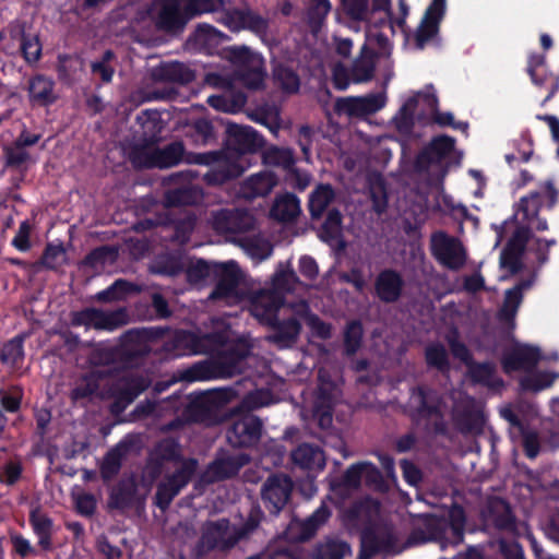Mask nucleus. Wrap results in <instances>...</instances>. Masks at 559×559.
<instances>
[{"instance_id":"50","label":"nucleus","mask_w":559,"mask_h":559,"mask_svg":"<svg viewBox=\"0 0 559 559\" xmlns=\"http://www.w3.org/2000/svg\"><path fill=\"white\" fill-rule=\"evenodd\" d=\"M128 313L124 308L114 311H103L94 308V329L102 331H115L127 324Z\"/></svg>"},{"instance_id":"4","label":"nucleus","mask_w":559,"mask_h":559,"mask_svg":"<svg viewBox=\"0 0 559 559\" xmlns=\"http://www.w3.org/2000/svg\"><path fill=\"white\" fill-rule=\"evenodd\" d=\"M263 518V511L255 506L250 509L246 521L240 525H231L226 518L207 521L203 525L199 544L207 552H228L239 542L248 539L258 530Z\"/></svg>"},{"instance_id":"64","label":"nucleus","mask_w":559,"mask_h":559,"mask_svg":"<svg viewBox=\"0 0 559 559\" xmlns=\"http://www.w3.org/2000/svg\"><path fill=\"white\" fill-rule=\"evenodd\" d=\"M183 271V265L178 257L164 254L156 258L152 265V272L158 275L177 276Z\"/></svg>"},{"instance_id":"39","label":"nucleus","mask_w":559,"mask_h":559,"mask_svg":"<svg viewBox=\"0 0 559 559\" xmlns=\"http://www.w3.org/2000/svg\"><path fill=\"white\" fill-rule=\"evenodd\" d=\"M153 78L160 82L189 84L194 80L195 74L185 63L175 61L157 67L153 72Z\"/></svg>"},{"instance_id":"17","label":"nucleus","mask_w":559,"mask_h":559,"mask_svg":"<svg viewBox=\"0 0 559 559\" xmlns=\"http://www.w3.org/2000/svg\"><path fill=\"white\" fill-rule=\"evenodd\" d=\"M240 280L241 272L237 262L228 261L217 264L216 272L212 280L216 281V284L209 299L213 301L236 299L238 297Z\"/></svg>"},{"instance_id":"52","label":"nucleus","mask_w":559,"mask_h":559,"mask_svg":"<svg viewBox=\"0 0 559 559\" xmlns=\"http://www.w3.org/2000/svg\"><path fill=\"white\" fill-rule=\"evenodd\" d=\"M424 98L431 110L432 121L439 127H451L455 130L466 131L468 123L465 121H455L450 111H440L438 108V97L435 94H424Z\"/></svg>"},{"instance_id":"47","label":"nucleus","mask_w":559,"mask_h":559,"mask_svg":"<svg viewBox=\"0 0 559 559\" xmlns=\"http://www.w3.org/2000/svg\"><path fill=\"white\" fill-rule=\"evenodd\" d=\"M331 515V509L325 502H322L319 508L300 523L299 539L302 542L311 539Z\"/></svg>"},{"instance_id":"38","label":"nucleus","mask_w":559,"mask_h":559,"mask_svg":"<svg viewBox=\"0 0 559 559\" xmlns=\"http://www.w3.org/2000/svg\"><path fill=\"white\" fill-rule=\"evenodd\" d=\"M150 384V380L142 374H128L117 381L112 391L131 404Z\"/></svg>"},{"instance_id":"5","label":"nucleus","mask_w":559,"mask_h":559,"mask_svg":"<svg viewBox=\"0 0 559 559\" xmlns=\"http://www.w3.org/2000/svg\"><path fill=\"white\" fill-rule=\"evenodd\" d=\"M264 302L259 301L254 307H250V313L254 317L260 324L267 326L271 333L266 336V341L276 345L278 348H289L298 340L301 332V323L295 318L290 317L281 320L278 311L281 306V298L264 297Z\"/></svg>"},{"instance_id":"41","label":"nucleus","mask_w":559,"mask_h":559,"mask_svg":"<svg viewBox=\"0 0 559 559\" xmlns=\"http://www.w3.org/2000/svg\"><path fill=\"white\" fill-rule=\"evenodd\" d=\"M376 52L366 45L361 47L360 57L355 59L350 68V79L354 83L369 82L376 70Z\"/></svg>"},{"instance_id":"7","label":"nucleus","mask_w":559,"mask_h":559,"mask_svg":"<svg viewBox=\"0 0 559 559\" xmlns=\"http://www.w3.org/2000/svg\"><path fill=\"white\" fill-rule=\"evenodd\" d=\"M263 430L264 424L259 416L234 411L226 428V441L234 449H254L261 441Z\"/></svg>"},{"instance_id":"31","label":"nucleus","mask_w":559,"mask_h":559,"mask_svg":"<svg viewBox=\"0 0 559 559\" xmlns=\"http://www.w3.org/2000/svg\"><path fill=\"white\" fill-rule=\"evenodd\" d=\"M277 185V177L271 171H260L248 177L241 185V195L248 200L264 198Z\"/></svg>"},{"instance_id":"9","label":"nucleus","mask_w":559,"mask_h":559,"mask_svg":"<svg viewBox=\"0 0 559 559\" xmlns=\"http://www.w3.org/2000/svg\"><path fill=\"white\" fill-rule=\"evenodd\" d=\"M206 81L210 85L223 90L222 94L209 96V106L229 114L239 112L245 107L247 94L242 90L236 88L230 78L219 73H210Z\"/></svg>"},{"instance_id":"18","label":"nucleus","mask_w":559,"mask_h":559,"mask_svg":"<svg viewBox=\"0 0 559 559\" xmlns=\"http://www.w3.org/2000/svg\"><path fill=\"white\" fill-rule=\"evenodd\" d=\"M299 284V278L296 272L293 270L289 263L284 267L283 263H280L278 269L272 276V288L261 289L254 294L251 299L250 307H254L259 301L264 304V297L266 298H281V306L285 305V295L294 292L296 286Z\"/></svg>"},{"instance_id":"25","label":"nucleus","mask_w":559,"mask_h":559,"mask_svg":"<svg viewBox=\"0 0 559 559\" xmlns=\"http://www.w3.org/2000/svg\"><path fill=\"white\" fill-rule=\"evenodd\" d=\"M384 106V99L379 94L361 97L340 98L336 102V110L352 117H364L380 110Z\"/></svg>"},{"instance_id":"11","label":"nucleus","mask_w":559,"mask_h":559,"mask_svg":"<svg viewBox=\"0 0 559 559\" xmlns=\"http://www.w3.org/2000/svg\"><path fill=\"white\" fill-rule=\"evenodd\" d=\"M250 461L251 456L247 453H229L228 451L219 450L215 459L200 476V483L209 485L233 478Z\"/></svg>"},{"instance_id":"12","label":"nucleus","mask_w":559,"mask_h":559,"mask_svg":"<svg viewBox=\"0 0 559 559\" xmlns=\"http://www.w3.org/2000/svg\"><path fill=\"white\" fill-rule=\"evenodd\" d=\"M217 21L231 32L246 29L260 38L267 36L270 29L269 19L249 8L223 10Z\"/></svg>"},{"instance_id":"63","label":"nucleus","mask_w":559,"mask_h":559,"mask_svg":"<svg viewBox=\"0 0 559 559\" xmlns=\"http://www.w3.org/2000/svg\"><path fill=\"white\" fill-rule=\"evenodd\" d=\"M192 37L201 47L210 48L216 46L226 36L213 25L201 23L198 24Z\"/></svg>"},{"instance_id":"27","label":"nucleus","mask_w":559,"mask_h":559,"mask_svg":"<svg viewBox=\"0 0 559 559\" xmlns=\"http://www.w3.org/2000/svg\"><path fill=\"white\" fill-rule=\"evenodd\" d=\"M138 483L133 475L122 477L109 491L108 508L110 510L123 511L131 508L136 498Z\"/></svg>"},{"instance_id":"57","label":"nucleus","mask_w":559,"mask_h":559,"mask_svg":"<svg viewBox=\"0 0 559 559\" xmlns=\"http://www.w3.org/2000/svg\"><path fill=\"white\" fill-rule=\"evenodd\" d=\"M350 551L348 543L338 538H326L314 550L316 559H343Z\"/></svg>"},{"instance_id":"23","label":"nucleus","mask_w":559,"mask_h":559,"mask_svg":"<svg viewBox=\"0 0 559 559\" xmlns=\"http://www.w3.org/2000/svg\"><path fill=\"white\" fill-rule=\"evenodd\" d=\"M189 21L182 0H163L156 17L158 29L166 33H178Z\"/></svg>"},{"instance_id":"1","label":"nucleus","mask_w":559,"mask_h":559,"mask_svg":"<svg viewBox=\"0 0 559 559\" xmlns=\"http://www.w3.org/2000/svg\"><path fill=\"white\" fill-rule=\"evenodd\" d=\"M166 463L175 464L176 468L165 473L156 485L153 497L154 504L163 512L169 509L174 499L190 484L199 467L197 459L183 456L179 441L173 437L160 439L151 450L147 459L150 477H159Z\"/></svg>"},{"instance_id":"49","label":"nucleus","mask_w":559,"mask_h":559,"mask_svg":"<svg viewBox=\"0 0 559 559\" xmlns=\"http://www.w3.org/2000/svg\"><path fill=\"white\" fill-rule=\"evenodd\" d=\"M273 79L286 94H295L300 88V78L297 71L289 64L277 62L272 69Z\"/></svg>"},{"instance_id":"8","label":"nucleus","mask_w":559,"mask_h":559,"mask_svg":"<svg viewBox=\"0 0 559 559\" xmlns=\"http://www.w3.org/2000/svg\"><path fill=\"white\" fill-rule=\"evenodd\" d=\"M225 150L228 157L240 163L242 156L254 154L265 145L264 138L252 127L228 122L225 130Z\"/></svg>"},{"instance_id":"20","label":"nucleus","mask_w":559,"mask_h":559,"mask_svg":"<svg viewBox=\"0 0 559 559\" xmlns=\"http://www.w3.org/2000/svg\"><path fill=\"white\" fill-rule=\"evenodd\" d=\"M255 219L245 209H222L213 214V227L223 234H243L254 228Z\"/></svg>"},{"instance_id":"61","label":"nucleus","mask_w":559,"mask_h":559,"mask_svg":"<svg viewBox=\"0 0 559 559\" xmlns=\"http://www.w3.org/2000/svg\"><path fill=\"white\" fill-rule=\"evenodd\" d=\"M263 162L284 169H290L295 165L293 152L277 146H271L263 152Z\"/></svg>"},{"instance_id":"44","label":"nucleus","mask_w":559,"mask_h":559,"mask_svg":"<svg viewBox=\"0 0 559 559\" xmlns=\"http://www.w3.org/2000/svg\"><path fill=\"white\" fill-rule=\"evenodd\" d=\"M26 333H20L0 345V362L11 368H17L24 360V342Z\"/></svg>"},{"instance_id":"2","label":"nucleus","mask_w":559,"mask_h":559,"mask_svg":"<svg viewBox=\"0 0 559 559\" xmlns=\"http://www.w3.org/2000/svg\"><path fill=\"white\" fill-rule=\"evenodd\" d=\"M168 328L150 326L132 329L120 337L116 345H100L90 354V362L95 367L111 366L116 371L140 367L151 349L148 342L162 340Z\"/></svg>"},{"instance_id":"26","label":"nucleus","mask_w":559,"mask_h":559,"mask_svg":"<svg viewBox=\"0 0 559 559\" xmlns=\"http://www.w3.org/2000/svg\"><path fill=\"white\" fill-rule=\"evenodd\" d=\"M412 397L416 400L417 404L411 414L413 421L430 418H442L439 397L431 390L418 385L412 390Z\"/></svg>"},{"instance_id":"28","label":"nucleus","mask_w":559,"mask_h":559,"mask_svg":"<svg viewBox=\"0 0 559 559\" xmlns=\"http://www.w3.org/2000/svg\"><path fill=\"white\" fill-rule=\"evenodd\" d=\"M290 459L295 465L306 471L321 472L326 464L323 450L319 445L307 442L294 449Z\"/></svg>"},{"instance_id":"53","label":"nucleus","mask_w":559,"mask_h":559,"mask_svg":"<svg viewBox=\"0 0 559 559\" xmlns=\"http://www.w3.org/2000/svg\"><path fill=\"white\" fill-rule=\"evenodd\" d=\"M201 191L195 187H181L165 193V204L169 207L194 205L201 200Z\"/></svg>"},{"instance_id":"6","label":"nucleus","mask_w":559,"mask_h":559,"mask_svg":"<svg viewBox=\"0 0 559 559\" xmlns=\"http://www.w3.org/2000/svg\"><path fill=\"white\" fill-rule=\"evenodd\" d=\"M455 139L447 134L433 136L417 154L415 168L423 173L432 170L438 180H443L454 164Z\"/></svg>"},{"instance_id":"19","label":"nucleus","mask_w":559,"mask_h":559,"mask_svg":"<svg viewBox=\"0 0 559 559\" xmlns=\"http://www.w3.org/2000/svg\"><path fill=\"white\" fill-rule=\"evenodd\" d=\"M447 0H431L415 33V46L423 50L433 39L440 29L445 15Z\"/></svg>"},{"instance_id":"24","label":"nucleus","mask_w":559,"mask_h":559,"mask_svg":"<svg viewBox=\"0 0 559 559\" xmlns=\"http://www.w3.org/2000/svg\"><path fill=\"white\" fill-rule=\"evenodd\" d=\"M404 286L405 281L399 271L384 269L376 277L374 293L382 302L394 304L402 297Z\"/></svg>"},{"instance_id":"55","label":"nucleus","mask_w":559,"mask_h":559,"mask_svg":"<svg viewBox=\"0 0 559 559\" xmlns=\"http://www.w3.org/2000/svg\"><path fill=\"white\" fill-rule=\"evenodd\" d=\"M364 326L360 320L354 319L346 323L343 334L344 354L354 356L361 347Z\"/></svg>"},{"instance_id":"10","label":"nucleus","mask_w":559,"mask_h":559,"mask_svg":"<svg viewBox=\"0 0 559 559\" xmlns=\"http://www.w3.org/2000/svg\"><path fill=\"white\" fill-rule=\"evenodd\" d=\"M221 157L222 153L219 152L201 153L195 156V163L198 164H216L203 177V180L207 186H222L240 177L247 168L241 163L234 160L230 157H227L224 160H221Z\"/></svg>"},{"instance_id":"35","label":"nucleus","mask_w":559,"mask_h":559,"mask_svg":"<svg viewBox=\"0 0 559 559\" xmlns=\"http://www.w3.org/2000/svg\"><path fill=\"white\" fill-rule=\"evenodd\" d=\"M331 10L330 0H308L302 21L312 35L317 36L321 32Z\"/></svg>"},{"instance_id":"29","label":"nucleus","mask_w":559,"mask_h":559,"mask_svg":"<svg viewBox=\"0 0 559 559\" xmlns=\"http://www.w3.org/2000/svg\"><path fill=\"white\" fill-rule=\"evenodd\" d=\"M28 522L32 526L33 533L38 539V546L44 551H51L53 549L52 536L55 533L53 520L44 513L39 507L29 511Z\"/></svg>"},{"instance_id":"48","label":"nucleus","mask_w":559,"mask_h":559,"mask_svg":"<svg viewBox=\"0 0 559 559\" xmlns=\"http://www.w3.org/2000/svg\"><path fill=\"white\" fill-rule=\"evenodd\" d=\"M225 58L235 66V74L264 61L263 58L247 46H233L225 50Z\"/></svg>"},{"instance_id":"13","label":"nucleus","mask_w":559,"mask_h":559,"mask_svg":"<svg viewBox=\"0 0 559 559\" xmlns=\"http://www.w3.org/2000/svg\"><path fill=\"white\" fill-rule=\"evenodd\" d=\"M431 252L444 267L457 271L466 262V252L462 242L444 231H438L431 237Z\"/></svg>"},{"instance_id":"34","label":"nucleus","mask_w":559,"mask_h":559,"mask_svg":"<svg viewBox=\"0 0 559 559\" xmlns=\"http://www.w3.org/2000/svg\"><path fill=\"white\" fill-rule=\"evenodd\" d=\"M136 123L141 127L140 140L145 145H155L163 131L160 114L157 110L145 109L136 116Z\"/></svg>"},{"instance_id":"3","label":"nucleus","mask_w":559,"mask_h":559,"mask_svg":"<svg viewBox=\"0 0 559 559\" xmlns=\"http://www.w3.org/2000/svg\"><path fill=\"white\" fill-rule=\"evenodd\" d=\"M423 526L414 527L408 535L407 544L412 546L437 542L442 547L457 546L464 540L466 512L459 503H453L447 515L425 514Z\"/></svg>"},{"instance_id":"40","label":"nucleus","mask_w":559,"mask_h":559,"mask_svg":"<svg viewBox=\"0 0 559 559\" xmlns=\"http://www.w3.org/2000/svg\"><path fill=\"white\" fill-rule=\"evenodd\" d=\"M467 373L472 382L487 388L497 389L503 386V380L496 376V366L490 361H471Z\"/></svg>"},{"instance_id":"21","label":"nucleus","mask_w":559,"mask_h":559,"mask_svg":"<svg viewBox=\"0 0 559 559\" xmlns=\"http://www.w3.org/2000/svg\"><path fill=\"white\" fill-rule=\"evenodd\" d=\"M221 341L222 336L217 333L198 335L189 331H178L171 341V349L178 356L205 354L211 349L212 344Z\"/></svg>"},{"instance_id":"32","label":"nucleus","mask_w":559,"mask_h":559,"mask_svg":"<svg viewBox=\"0 0 559 559\" xmlns=\"http://www.w3.org/2000/svg\"><path fill=\"white\" fill-rule=\"evenodd\" d=\"M534 277L520 281L512 288L506 290L501 309L499 310V319L501 321L514 324V318L523 301V292L531 288Z\"/></svg>"},{"instance_id":"58","label":"nucleus","mask_w":559,"mask_h":559,"mask_svg":"<svg viewBox=\"0 0 559 559\" xmlns=\"http://www.w3.org/2000/svg\"><path fill=\"white\" fill-rule=\"evenodd\" d=\"M272 402V392L269 389H259L248 392L235 411L240 413H252L255 409L270 405Z\"/></svg>"},{"instance_id":"22","label":"nucleus","mask_w":559,"mask_h":559,"mask_svg":"<svg viewBox=\"0 0 559 559\" xmlns=\"http://www.w3.org/2000/svg\"><path fill=\"white\" fill-rule=\"evenodd\" d=\"M233 365L225 357L215 360L198 361L180 371L179 378L186 382L205 381L225 377L230 373Z\"/></svg>"},{"instance_id":"62","label":"nucleus","mask_w":559,"mask_h":559,"mask_svg":"<svg viewBox=\"0 0 559 559\" xmlns=\"http://www.w3.org/2000/svg\"><path fill=\"white\" fill-rule=\"evenodd\" d=\"M425 359L429 367L436 368L441 372L449 371L450 361L445 347L440 344H431L425 349Z\"/></svg>"},{"instance_id":"45","label":"nucleus","mask_w":559,"mask_h":559,"mask_svg":"<svg viewBox=\"0 0 559 559\" xmlns=\"http://www.w3.org/2000/svg\"><path fill=\"white\" fill-rule=\"evenodd\" d=\"M83 66V59L78 56L59 55L56 67L59 81L66 85H73L79 80Z\"/></svg>"},{"instance_id":"30","label":"nucleus","mask_w":559,"mask_h":559,"mask_svg":"<svg viewBox=\"0 0 559 559\" xmlns=\"http://www.w3.org/2000/svg\"><path fill=\"white\" fill-rule=\"evenodd\" d=\"M28 99L33 105L48 107L56 103L55 82L44 74H35L28 80Z\"/></svg>"},{"instance_id":"37","label":"nucleus","mask_w":559,"mask_h":559,"mask_svg":"<svg viewBox=\"0 0 559 559\" xmlns=\"http://www.w3.org/2000/svg\"><path fill=\"white\" fill-rule=\"evenodd\" d=\"M271 217L282 223H292L300 214V202L295 193L286 192L278 195L271 210Z\"/></svg>"},{"instance_id":"14","label":"nucleus","mask_w":559,"mask_h":559,"mask_svg":"<svg viewBox=\"0 0 559 559\" xmlns=\"http://www.w3.org/2000/svg\"><path fill=\"white\" fill-rule=\"evenodd\" d=\"M294 484L286 474L270 475L261 488L264 508L272 515H277L290 499Z\"/></svg>"},{"instance_id":"33","label":"nucleus","mask_w":559,"mask_h":559,"mask_svg":"<svg viewBox=\"0 0 559 559\" xmlns=\"http://www.w3.org/2000/svg\"><path fill=\"white\" fill-rule=\"evenodd\" d=\"M131 443L122 440L105 454L99 468L104 483L112 480L119 474L122 461L129 453Z\"/></svg>"},{"instance_id":"42","label":"nucleus","mask_w":559,"mask_h":559,"mask_svg":"<svg viewBox=\"0 0 559 559\" xmlns=\"http://www.w3.org/2000/svg\"><path fill=\"white\" fill-rule=\"evenodd\" d=\"M335 199V190L330 183H319L309 195L308 210L312 219L322 217Z\"/></svg>"},{"instance_id":"43","label":"nucleus","mask_w":559,"mask_h":559,"mask_svg":"<svg viewBox=\"0 0 559 559\" xmlns=\"http://www.w3.org/2000/svg\"><path fill=\"white\" fill-rule=\"evenodd\" d=\"M362 474L361 462L352 464L340 478L331 480V491L343 497L347 496L350 490H356L360 487Z\"/></svg>"},{"instance_id":"60","label":"nucleus","mask_w":559,"mask_h":559,"mask_svg":"<svg viewBox=\"0 0 559 559\" xmlns=\"http://www.w3.org/2000/svg\"><path fill=\"white\" fill-rule=\"evenodd\" d=\"M21 53L28 64L37 63L41 57V43L39 36L20 31Z\"/></svg>"},{"instance_id":"46","label":"nucleus","mask_w":559,"mask_h":559,"mask_svg":"<svg viewBox=\"0 0 559 559\" xmlns=\"http://www.w3.org/2000/svg\"><path fill=\"white\" fill-rule=\"evenodd\" d=\"M234 395L235 392L229 388L210 390L197 396L193 405L205 412L218 409L227 405Z\"/></svg>"},{"instance_id":"51","label":"nucleus","mask_w":559,"mask_h":559,"mask_svg":"<svg viewBox=\"0 0 559 559\" xmlns=\"http://www.w3.org/2000/svg\"><path fill=\"white\" fill-rule=\"evenodd\" d=\"M557 377L558 374L555 372L533 370L520 379L519 386L522 392L538 393L550 388Z\"/></svg>"},{"instance_id":"16","label":"nucleus","mask_w":559,"mask_h":559,"mask_svg":"<svg viewBox=\"0 0 559 559\" xmlns=\"http://www.w3.org/2000/svg\"><path fill=\"white\" fill-rule=\"evenodd\" d=\"M540 360L542 352L539 347L515 343L502 354L501 367L507 374L515 371L531 372L535 370Z\"/></svg>"},{"instance_id":"36","label":"nucleus","mask_w":559,"mask_h":559,"mask_svg":"<svg viewBox=\"0 0 559 559\" xmlns=\"http://www.w3.org/2000/svg\"><path fill=\"white\" fill-rule=\"evenodd\" d=\"M342 223L343 215L340 210L331 209L328 211L326 217L321 225L319 230V238L330 246H333L335 242H337L338 248L344 250L346 243L343 240Z\"/></svg>"},{"instance_id":"59","label":"nucleus","mask_w":559,"mask_h":559,"mask_svg":"<svg viewBox=\"0 0 559 559\" xmlns=\"http://www.w3.org/2000/svg\"><path fill=\"white\" fill-rule=\"evenodd\" d=\"M543 205V195L539 191H532L520 199L516 204V215H522L523 222H532Z\"/></svg>"},{"instance_id":"56","label":"nucleus","mask_w":559,"mask_h":559,"mask_svg":"<svg viewBox=\"0 0 559 559\" xmlns=\"http://www.w3.org/2000/svg\"><path fill=\"white\" fill-rule=\"evenodd\" d=\"M135 290V285L127 280H116L106 289L98 292L95 295V300L98 302L107 304L124 299L130 293Z\"/></svg>"},{"instance_id":"15","label":"nucleus","mask_w":559,"mask_h":559,"mask_svg":"<svg viewBox=\"0 0 559 559\" xmlns=\"http://www.w3.org/2000/svg\"><path fill=\"white\" fill-rule=\"evenodd\" d=\"M485 526L499 532L515 533L518 531L516 516L510 503L501 497H489L480 512Z\"/></svg>"},{"instance_id":"54","label":"nucleus","mask_w":559,"mask_h":559,"mask_svg":"<svg viewBox=\"0 0 559 559\" xmlns=\"http://www.w3.org/2000/svg\"><path fill=\"white\" fill-rule=\"evenodd\" d=\"M185 145L181 141H174L163 148H155V158L157 168H170L177 166L182 160Z\"/></svg>"}]
</instances>
